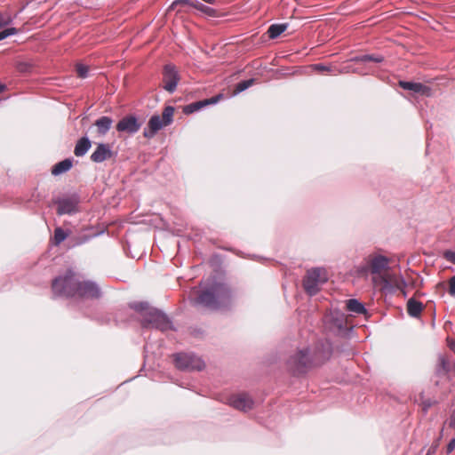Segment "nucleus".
<instances>
[{
  "label": "nucleus",
  "mask_w": 455,
  "mask_h": 455,
  "mask_svg": "<svg viewBox=\"0 0 455 455\" xmlns=\"http://www.w3.org/2000/svg\"><path fill=\"white\" fill-rule=\"evenodd\" d=\"M52 290L56 296L81 299H98L100 297L99 285L92 280L72 269H67L52 282Z\"/></svg>",
  "instance_id": "1"
},
{
  "label": "nucleus",
  "mask_w": 455,
  "mask_h": 455,
  "mask_svg": "<svg viewBox=\"0 0 455 455\" xmlns=\"http://www.w3.org/2000/svg\"><path fill=\"white\" fill-rule=\"evenodd\" d=\"M331 355L330 345L312 353L308 348L296 351L287 361L288 370L294 375L307 372L311 367L322 364Z\"/></svg>",
  "instance_id": "2"
},
{
  "label": "nucleus",
  "mask_w": 455,
  "mask_h": 455,
  "mask_svg": "<svg viewBox=\"0 0 455 455\" xmlns=\"http://www.w3.org/2000/svg\"><path fill=\"white\" fill-rule=\"evenodd\" d=\"M196 293V297L193 298L194 303L212 309L227 306L232 299V291L224 283H215L204 291H193V294Z\"/></svg>",
  "instance_id": "3"
},
{
  "label": "nucleus",
  "mask_w": 455,
  "mask_h": 455,
  "mask_svg": "<svg viewBox=\"0 0 455 455\" xmlns=\"http://www.w3.org/2000/svg\"><path fill=\"white\" fill-rule=\"evenodd\" d=\"M390 259L377 252L366 256L362 264L355 267V273L359 277H366L369 274L372 275L373 281L377 277L387 283L385 273L388 270Z\"/></svg>",
  "instance_id": "4"
},
{
  "label": "nucleus",
  "mask_w": 455,
  "mask_h": 455,
  "mask_svg": "<svg viewBox=\"0 0 455 455\" xmlns=\"http://www.w3.org/2000/svg\"><path fill=\"white\" fill-rule=\"evenodd\" d=\"M133 307L143 313V325L145 327L152 326L161 331L171 328V323L168 317L161 311L149 307L147 303H135Z\"/></svg>",
  "instance_id": "5"
},
{
  "label": "nucleus",
  "mask_w": 455,
  "mask_h": 455,
  "mask_svg": "<svg viewBox=\"0 0 455 455\" xmlns=\"http://www.w3.org/2000/svg\"><path fill=\"white\" fill-rule=\"evenodd\" d=\"M175 108L172 106H166L161 116H152L144 129L143 135L146 139H152L161 129L170 125L173 121Z\"/></svg>",
  "instance_id": "6"
},
{
  "label": "nucleus",
  "mask_w": 455,
  "mask_h": 455,
  "mask_svg": "<svg viewBox=\"0 0 455 455\" xmlns=\"http://www.w3.org/2000/svg\"><path fill=\"white\" fill-rule=\"evenodd\" d=\"M327 280L325 269L321 267L311 268L307 271L303 278V288L308 295L314 296L319 291L320 285L326 283Z\"/></svg>",
  "instance_id": "7"
},
{
  "label": "nucleus",
  "mask_w": 455,
  "mask_h": 455,
  "mask_svg": "<svg viewBox=\"0 0 455 455\" xmlns=\"http://www.w3.org/2000/svg\"><path fill=\"white\" fill-rule=\"evenodd\" d=\"M175 366L182 371H201L204 367L203 360L192 354L179 353L174 355Z\"/></svg>",
  "instance_id": "8"
},
{
  "label": "nucleus",
  "mask_w": 455,
  "mask_h": 455,
  "mask_svg": "<svg viewBox=\"0 0 455 455\" xmlns=\"http://www.w3.org/2000/svg\"><path fill=\"white\" fill-rule=\"evenodd\" d=\"M323 323L327 329L331 331H339L347 329V317L339 311H331L323 317Z\"/></svg>",
  "instance_id": "9"
},
{
  "label": "nucleus",
  "mask_w": 455,
  "mask_h": 455,
  "mask_svg": "<svg viewBox=\"0 0 455 455\" xmlns=\"http://www.w3.org/2000/svg\"><path fill=\"white\" fill-rule=\"evenodd\" d=\"M180 79V76L174 65L166 64L164 67L163 82L164 84V90L171 93L173 92L177 88Z\"/></svg>",
  "instance_id": "10"
},
{
  "label": "nucleus",
  "mask_w": 455,
  "mask_h": 455,
  "mask_svg": "<svg viewBox=\"0 0 455 455\" xmlns=\"http://www.w3.org/2000/svg\"><path fill=\"white\" fill-rule=\"evenodd\" d=\"M141 126V123L139 122L135 116L129 115L123 117L116 125V131L119 132H124L128 134H133L137 132Z\"/></svg>",
  "instance_id": "11"
},
{
  "label": "nucleus",
  "mask_w": 455,
  "mask_h": 455,
  "mask_svg": "<svg viewBox=\"0 0 455 455\" xmlns=\"http://www.w3.org/2000/svg\"><path fill=\"white\" fill-rule=\"evenodd\" d=\"M116 155V151L111 148L110 144H98L96 150L91 156V159L95 163H101L115 157Z\"/></svg>",
  "instance_id": "12"
},
{
  "label": "nucleus",
  "mask_w": 455,
  "mask_h": 455,
  "mask_svg": "<svg viewBox=\"0 0 455 455\" xmlns=\"http://www.w3.org/2000/svg\"><path fill=\"white\" fill-rule=\"evenodd\" d=\"M229 403L236 410L247 411L253 407V401L247 394H238L229 399Z\"/></svg>",
  "instance_id": "13"
},
{
  "label": "nucleus",
  "mask_w": 455,
  "mask_h": 455,
  "mask_svg": "<svg viewBox=\"0 0 455 455\" xmlns=\"http://www.w3.org/2000/svg\"><path fill=\"white\" fill-rule=\"evenodd\" d=\"M220 98H221V95H218V96H214L210 99H207V100L192 102V103L183 107V113L186 115H190L192 113H195V112L202 109L204 107L217 103Z\"/></svg>",
  "instance_id": "14"
},
{
  "label": "nucleus",
  "mask_w": 455,
  "mask_h": 455,
  "mask_svg": "<svg viewBox=\"0 0 455 455\" xmlns=\"http://www.w3.org/2000/svg\"><path fill=\"white\" fill-rule=\"evenodd\" d=\"M399 86L404 90L412 91L420 95L429 96L431 94V88L421 83L400 81Z\"/></svg>",
  "instance_id": "15"
},
{
  "label": "nucleus",
  "mask_w": 455,
  "mask_h": 455,
  "mask_svg": "<svg viewBox=\"0 0 455 455\" xmlns=\"http://www.w3.org/2000/svg\"><path fill=\"white\" fill-rule=\"evenodd\" d=\"M113 124V120L109 116H101L99 119H97L94 123V125L96 126V131L100 135H105L109 129L111 128Z\"/></svg>",
  "instance_id": "16"
},
{
  "label": "nucleus",
  "mask_w": 455,
  "mask_h": 455,
  "mask_svg": "<svg viewBox=\"0 0 455 455\" xmlns=\"http://www.w3.org/2000/svg\"><path fill=\"white\" fill-rule=\"evenodd\" d=\"M76 204L70 199H64L58 203L57 213L59 215L70 214L76 212Z\"/></svg>",
  "instance_id": "17"
},
{
  "label": "nucleus",
  "mask_w": 455,
  "mask_h": 455,
  "mask_svg": "<svg viewBox=\"0 0 455 455\" xmlns=\"http://www.w3.org/2000/svg\"><path fill=\"white\" fill-rule=\"evenodd\" d=\"M423 308V304L413 298L407 301V313L412 317H419Z\"/></svg>",
  "instance_id": "18"
},
{
  "label": "nucleus",
  "mask_w": 455,
  "mask_h": 455,
  "mask_svg": "<svg viewBox=\"0 0 455 455\" xmlns=\"http://www.w3.org/2000/svg\"><path fill=\"white\" fill-rule=\"evenodd\" d=\"M347 309L357 315L366 314L364 306L355 299H347L346 302Z\"/></svg>",
  "instance_id": "19"
},
{
  "label": "nucleus",
  "mask_w": 455,
  "mask_h": 455,
  "mask_svg": "<svg viewBox=\"0 0 455 455\" xmlns=\"http://www.w3.org/2000/svg\"><path fill=\"white\" fill-rule=\"evenodd\" d=\"M72 167V161L70 159H65L55 165L52 169V175H60L70 170Z\"/></svg>",
  "instance_id": "20"
},
{
  "label": "nucleus",
  "mask_w": 455,
  "mask_h": 455,
  "mask_svg": "<svg viewBox=\"0 0 455 455\" xmlns=\"http://www.w3.org/2000/svg\"><path fill=\"white\" fill-rule=\"evenodd\" d=\"M287 23L272 24L267 29L269 38L275 39L278 37L282 33H283L287 29Z\"/></svg>",
  "instance_id": "21"
},
{
  "label": "nucleus",
  "mask_w": 455,
  "mask_h": 455,
  "mask_svg": "<svg viewBox=\"0 0 455 455\" xmlns=\"http://www.w3.org/2000/svg\"><path fill=\"white\" fill-rule=\"evenodd\" d=\"M312 67H313L314 70H315L321 74L328 73V74L335 76V75H338L340 73V70L335 66H326L324 64L318 63V64L313 65Z\"/></svg>",
  "instance_id": "22"
},
{
  "label": "nucleus",
  "mask_w": 455,
  "mask_h": 455,
  "mask_svg": "<svg viewBox=\"0 0 455 455\" xmlns=\"http://www.w3.org/2000/svg\"><path fill=\"white\" fill-rule=\"evenodd\" d=\"M194 8L210 17H217L218 15V12L215 9L206 6L197 1L195 2Z\"/></svg>",
  "instance_id": "23"
},
{
  "label": "nucleus",
  "mask_w": 455,
  "mask_h": 455,
  "mask_svg": "<svg viewBox=\"0 0 455 455\" xmlns=\"http://www.w3.org/2000/svg\"><path fill=\"white\" fill-rule=\"evenodd\" d=\"M353 60L355 62L373 61L376 63H379L383 60V57L380 55L365 54V55L356 56L353 59Z\"/></svg>",
  "instance_id": "24"
},
{
  "label": "nucleus",
  "mask_w": 455,
  "mask_h": 455,
  "mask_svg": "<svg viewBox=\"0 0 455 455\" xmlns=\"http://www.w3.org/2000/svg\"><path fill=\"white\" fill-rule=\"evenodd\" d=\"M15 68L18 72L22 74H28L32 72L34 65L30 61L20 60L16 62Z\"/></svg>",
  "instance_id": "25"
},
{
  "label": "nucleus",
  "mask_w": 455,
  "mask_h": 455,
  "mask_svg": "<svg viewBox=\"0 0 455 455\" xmlns=\"http://www.w3.org/2000/svg\"><path fill=\"white\" fill-rule=\"evenodd\" d=\"M68 236V234L61 228H56L54 230L53 243L55 245L61 243Z\"/></svg>",
  "instance_id": "26"
},
{
  "label": "nucleus",
  "mask_w": 455,
  "mask_h": 455,
  "mask_svg": "<svg viewBox=\"0 0 455 455\" xmlns=\"http://www.w3.org/2000/svg\"><path fill=\"white\" fill-rule=\"evenodd\" d=\"M195 2H191L190 0H175L172 5L171 9L174 10L177 7H186V6H192L194 7Z\"/></svg>",
  "instance_id": "27"
},
{
  "label": "nucleus",
  "mask_w": 455,
  "mask_h": 455,
  "mask_svg": "<svg viewBox=\"0 0 455 455\" xmlns=\"http://www.w3.org/2000/svg\"><path fill=\"white\" fill-rule=\"evenodd\" d=\"M253 82H254L253 79L241 81L235 86V92H241L246 90L253 84Z\"/></svg>",
  "instance_id": "28"
},
{
  "label": "nucleus",
  "mask_w": 455,
  "mask_h": 455,
  "mask_svg": "<svg viewBox=\"0 0 455 455\" xmlns=\"http://www.w3.org/2000/svg\"><path fill=\"white\" fill-rule=\"evenodd\" d=\"M91 144H76L74 153L77 156H84L90 148Z\"/></svg>",
  "instance_id": "29"
},
{
  "label": "nucleus",
  "mask_w": 455,
  "mask_h": 455,
  "mask_svg": "<svg viewBox=\"0 0 455 455\" xmlns=\"http://www.w3.org/2000/svg\"><path fill=\"white\" fill-rule=\"evenodd\" d=\"M12 21V19L9 12H0V28L9 25Z\"/></svg>",
  "instance_id": "30"
},
{
  "label": "nucleus",
  "mask_w": 455,
  "mask_h": 455,
  "mask_svg": "<svg viewBox=\"0 0 455 455\" xmlns=\"http://www.w3.org/2000/svg\"><path fill=\"white\" fill-rule=\"evenodd\" d=\"M76 69L80 78H85L89 72V68L84 64H77Z\"/></svg>",
  "instance_id": "31"
},
{
  "label": "nucleus",
  "mask_w": 455,
  "mask_h": 455,
  "mask_svg": "<svg viewBox=\"0 0 455 455\" xmlns=\"http://www.w3.org/2000/svg\"><path fill=\"white\" fill-rule=\"evenodd\" d=\"M18 33V29L15 28H8L2 31H0V41L8 37L9 36H12Z\"/></svg>",
  "instance_id": "32"
},
{
  "label": "nucleus",
  "mask_w": 455,
  "mask_h": 455,
  "mask_svg": "<svg viewBox=\"0 0 455 455\" xmlns=\"http://www.w3.org/2000/svg\"><path fill=\"white\" fill-rule=\"evenodd\" d=\"M443 258H444L447 261H449V262H451V263H452V264H454V265H455V251H445L443 252Z\"/></svg>",
  "instance_id": "33"
},
{
  "label": "nucleus",
  "mask_w": 455,
  "mask_h": 455,
  "mask_svg": "<svg viewBox=\"0 0 455 455\" xmlns=\"http://www.w3.org/2000/svg\"><path fill=\"white\" fill-rule=\"evenodd\" d=\"M440 366L442 367L443 371L444 372H448L450 370V363L449 360L446 357H441L440 358Z\"/></svg>",
  "instance_id": "34"
},
{
  "label": "nucleus",
  "mask_w": 455,
  "mask_h": 455,
  "mask_svg": "<svg viewBox=\"0 0 455 455\" xmlns=\"http://www.w3.org/2000/svg\"><path fill=\"white\" fill-rule=\"evenodd\" d=\"M449 293L455 296V275L449 280Z\"/></svg>",
  "instance_id": "35"
},
{
  "label": "nucleus",
  "mask_w": 455,
  "mask_h": 455,
  "mask_svg": "<svg viewBox=\"0 0 455 455\" xmlns=\"http://www.w3.org/2000/svg\"><path fill=\"white\" fill-rule=\"evenodd\" d=\"M455 449V437L452 438L450 443H448L447 447H446V453L447 454H450Z\"/></svg>",
  "instance_id": "36"
},
{
  "label": "nucleus",
  "mask_w": 455,
  "mask_h": 455,
  "mask_svg": "<svg viewBox=\"0 0 455 455\" xmlns=\"http://www.w3.org/2000/svg\"><path fill=\"white\" fill-rule=\"evenodd\" d=\"M449 427L455 429V410L452 411L450 417Z\"/></svg>",
  "instance_id": "37"
},
{
  "label": "nucleus",
  "mask_w": 455,
  "mask_h": 455,
  "mask_svg": "<svg viewBox=\"0 0 455 455\" xmlns=\"http://www.w3.org/2000/svg\"><path fill=\"white\" fill-rule=\"evenodd\" d=\"M449 347L455 353V339H447Z\"/></svg>",
  "instance_id": "38"
},
{
  "label": "nucleus",
  "mask_w": 455,
  "mask_h": 455,
  "mask_svg": "<svg viewBox=\"0 0 455 455\" xmlns=\"http://www.w3.org/2000/svg\"><path fill=\"white\" fill-rule=\"evenodd\" d=\"M77 142H91L87 137L80 138Z\"/></svg>",
  "instance_id": "39"
},
{
  "label": "nucleus",
  "mask_w": 455,
  "mask_h": 455,
  "mask_svg": "<svg viewBox=\"0 0 455 455\" xmlns=\"http://www.w3.org/2000/svg\"><path fill=\"white\" fill-rule=\"evenodd\" d=\"M6 89L5 84L0 83V94Z\"/></svg>",
  "instance_id": "40"
}]
</instances>
